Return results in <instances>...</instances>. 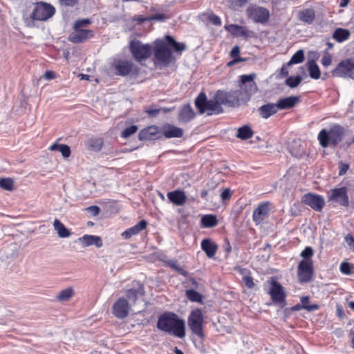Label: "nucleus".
Listing matches in <instances>:
<instances>
[{"label": "nucleus", "instance_id": "1", "mask_svg": "<svg viewBox=\"0 0 354 354\" xmlns=\"http://www.w3.org/2000/svg\"><path fill=\"white\" fill-rule=\"evenodd\" d=\"M249 90H217L214 95L208 99L205 92H201L194 100V105L200 115H217L224 113L223 105L239 106L249 100Z\"/></svg>", "mask_w": 354, "mask_h": 354}, {"label": "nucleus", "instance_id": "2", "mask_svg": "<svg viewBox=\"0 0 354 354\" xmlns=\"http://www.w3.org/2000/svg\"><path fill=\"white\" fill-rule=\"evenodd\" d=\"M156 328L180 339L186 335L185 321L172 311H165L158 317Z\"/></svg>", "mask_w": 354, "mask_h": 354}, {"label": "nucleus", "instance_id": "3", "mask_svg": "<svg viewBox=\"0 0 354 354\" xmlns=\"http://www.w3.org/2000/svg\"><path fill=\"white\" fill-rule=\"evenodd\" d=\"M345 129L339 124H333L329 129H322L318 133L317 140L323 148L335 147L342 141Z\"/></svg>", "mask_w": 354, "mask_h": 354}, {"label": "nucleus", "instance_id": "4", "mask_svg": "<svg viewBox=\"0 0 354 354\" xmlns=\"http://www.w3.org/2000/svg\"><path fill=\"white\" fill-rule=\"evenodd\" d=\"M172 52L165 39H158L154 41L153 62L156 66H165L171 62Z\"/></svg>", "mask_w": 354, "mask_h": 354}, {"label": "nucleus", "instance_id": "5", "mask_svg": "<svg viewBox=\"0 0 354 354\" xmlns=\"http://www.w3.org/2000/svg\"><path fill=\"white\" fill-rule=\"evenodd\" d=\"M266 283L269 285L268 294L272 299V302L268 303L267 305L270 306L274 304L281 308H283L287 304L285 288L274 277H271Z\"/></svg>", "mask_w": 354, "mask_h": 354}, {"label": "nucleus", "instance_id": "6", "mask_svg": "<svg viewBox=\"0 0 354 354\" xmlns=\"http://www.w3.org/2000/svg\"><path fill=\"white\" fill-rule=\"evenodd\" d=\"M204 317L201 309L196 308L188 316L187 324L192 333L201 339L205 338L203 332Z\"/></svg>", "mask_w": 354, "mask_h": 354}, {"label": "nucleus", "instance_id": "7", "mask_svg": "<svg viewBox=\"0 0 354 354\" xmlns=\"http://www.w3.org/2000/svg\"><path fill=\"white\" fill-rule=\"evenodd\" d=\"M130 51L133 58L138 62L150 57L152 54V46L149 44H144L138 39H133L130 43Z\"/></svg>", "mask_w": 354, "mask_h": 354}, {"label": "nucleus", "instance_id": "8", "mask_svg": "<svg viewBox=\"0 0 354 354\" xmlns=\"http://www.w3.org/2000/svg\"><path fill=\"white\" fill-rule=\"evenodd\" d=\"M55 12V8L46 2H37L35 5L31 13V18L34 20L45 21L51 17Z\"/></svg>", "mask_w": 354, "mask_h": 354}, {"label": "nucleus", "instance_id": "9", "mask_svg": "<svg viewBox=\"0 0 354 354\" xmlns=\"http://www.w3.org/2000/svg\"><path fill=\"white\" fill-rule=\"evenodd\" d=\"M249 19L255 23L266 24L270 17L269 10L257 5L250 6L246 10Z\"/></svg>", "mask_w": 354, "mask_h": 354}, {"label": "nucleus", "instance_id": "10", "mask_svg": "<svg viewBox=\"0 0 354 354\" xmlns=\"http://www.w3.org/2000/svg\"><path fill=\"white\" fill-rule=\"evenodd\" d=\"M134 64L127 60L115 59L109 67V72L112 75L126 76L134 71Z\"/></svg>", "mask_w": 354, "mask_h": 354}, {"label": "nucleus", "instance_id": "11", "mask_svg": "<svg viewBox=\"0 0 354 354\" xmlns=\"http://www.w3.org/2000/svg\"><path fill=\"white\" fill-rule=\"evenodd\" d=\"M334 77H349L354 80V62L351 59L341 61L332 71Z\"/></svg>", "mask_w": 354, "mask_h": 354}, {"label": "nucleus", "instance_id": "12", "mask_svg": "<svg viewBox=\"0 0 354 354\" xmlns=\"http://www.w3.org/2000/svg\"><path fill=\"white\" fill-rule=\"evenodd\" d=\"M314 275L313 262L300 261L297 267V277L301 283L310 282Z\"/></svg>", "mask_w": 354, "mask_h": 354}, {"label": "nucleus", "instance_id": "13", "mask_svg": "<svg viewBox=\"0 0 354 354\" xmlns=\"http://www.w3.org/2000/svg\"><path fill=\"white\" fill-rule=\"evenodd\" d=\"M330 195L328 196V201L339 204L343 207L349 205V198L347 194V188L342 187L334 188L330 190Z\"/></svg>", "mask_w": 354, "mask_h": 354}, {"label": "nucleus", "instance_id": "14", "mask_svg": "<svg viewBox=\"0 0 354 354\" xmlns=\"http://www.w3.org/2000/svg\"><path fill=\"white\" fill-rule=\"evenodd\" d=\"M301 202L317 212H321L325 205L322 196L311 193L305 194L302 196Z\"/></svg>", "mask_w": 354, "mask_h": 354}, {"label": "nucleus", "instance_id": "15", "mask_svg": "<svg viewBox=\"0 0 354 354\" xmlns=\"http://www.w3.org/2000/svg\"><path fill=\"white\" fill-rule=\"evenodd\" d=\"M140 140H156L161 139V127L151 125L141 129L138 133Z\"/></svg>", "mask_w": 354, "mask_h": 354}, {"label": "nucleus", "instance_id": "16", "mask_svg": "<svg viewBox=\"0 0 354 354\" xmlns=\"http://www.w3.org/2000/svg\"><path fill=\"white\" fill-rule=\"evenodd\" d=\"M129 308L127 299L120 297L113 306V313L118 319H124L129 315Z\"/></svg>", "mask_w": 354, "mask_h": 354}, {"label": "nucleus", "instance_id": "17", "mask_svg": "<svg viewBox=\"0 0 354 354\" xmlns=\"http://www.w3.org/2000/svg\"><path fill=\"white\" fill-rule=\"evenodd\" d=\"M196 113L189 104H185L179 107L177 120L180 124H187L192 121Z\"/></svg>", "mask_w": 354, "mask_h": 354}, {"label": "nucleus", "instance_id": "18", "mask_svg": "<svg viewBox=\"0 0 354 354\" xmlns=\"http://www.w3.org/2000/svg\"><path fill=\"white\" fill-rule=\"evenodd\" d=\"M269 214L270 203H261L253 211L252 220L257 225H260L268 216Z\"/></svg>", "mask_w": 354, "mask_h": 354}, {"label": "nucleus", "instance_id": "19", "mask_svg": "<svg viewBox=\"0 0 354 354\" xmlns=\"http://www.w3.org/2000/svg\"><path fill=\"white\" fill-rule=\"evenodd\" d=\"M94 32L91 30L88 29H74V32L69 35L68 40L75 44L84 42L85 41L92 38Z\"/></svg>", "mask_w": 354, "mask_h": 354}, {"label": "nucleus", "instance_id": "20", "mask_svg": "<svg viewBox=\"0 0 354 354\" xmlns=\"http://www.w3.org/2000/svg\"><path fill=\"white\" fill-rule=\"evenodd\" d=\"M183 136V129L169 123H165L161 127V138L167 139L180 138Z\"/></svg>", "mask_w": 354, "mask_h": 354}, {"label": "nucleus", "instance_id": "21", "mask_svg": "<svg viewBox=\"0 0 354 354\" xmlns=\"http://www.w3.org/2000/svg\"><path fill=\"white\" fill-rule=\"evenodd\" d=\"M224 28L230 32L234 37H242L245 39L250 38L254 36L252 30H248L245 27L237 25L230 24L224 26Z\"/></svg>", "mask_w": 354, "mask_h": 354}, {"label": "nucleus", "instance_id": "22", "mask_svg": "<svg viewBox=\"0 0 354 354\" xmlns=\"http://www.w3.org/2000/svg\"><path fill=\"white\" fill-rule=\"evenodd\" d=\"M133 287L126 292L127 298L133 304H135L139 297L145 293L143 285L139 281H133Z\"/></svg>", "mask_w": 354, "mask_h": 354}, {"label": "nucleus", "instance_id": "23", "mask_svg": "<svg viewBox=\"0 0 354 354\" xmlns=\"http://www.w3.org/2000/svg\"><path fill=\"white\" fill-rule=\"evenodd\" d=\"M300 102V97L290 95L286 97H280L277 101L279 110H288L295 107Z\"/></svg>", "mask_w": 354, "mask_h": 354}, {"label": "nucleus", "instance_id": "24", "mask_svg": "<svg viewBox=\"0 0 354 354\" xmlns=\"http://www.w3.org/2000/svg\"><path fill=\"white\" fill-rule=\"evenodd\" d=\"M277 104L276 103H266L261 106L257 111L261 118L263 119H268L270 116L277 113L279 110L277 107Z\"/></svg>", "mask_w": 354, "mask_h": 354}, {"label": "nucleus", "instance_id": "25", "mask_svg": "<svg viewBox=\"0 0 354 354\" xmlns=\"http://www.w3.org/2000/svg\"><path fill=\"white\" fill-rule=\"evenodd\" d=\"M167 198L171 203L178 206L183 205L187 198L185 192L180 189L169 192Z\"/></svg>", "mask_w": 354, "mask_h": 354}, {"label": "nucleus", "instance_id": "26", "mask_svg": "<svg viewBox=\"0 0 354 354\" xmlns=\"http://www.w3.org/2000/svg\"><path fill=\"white\" fill-rule=\"evenodd\" d=\"M147 226V221L145 219L140 221L136 225L131 227L122 233V236L124 239H129L133 235L139 234Z\"/></svg>", "mask_w": 354, "mask_h": 354}, {"label": "nucleus", "instance_id": "27", "mask_svg": "<svg viewBox=\"0 0 354 354\" xmlns=\"http://www.w3.org/2000/svg\"><path fill=\"white\" fill-rule=\"evenodd\" d=\"M78 240L84 248L90 245H95L96 248H100L103 245L102 239L100 236L95 235L85 234L83 236L79 238Z\"/></svg>", "mask_w": 354, "mask_h": 354}, {"label": "nucleus", "instance_id": "28", "mask_svg": "<svg viewBox=\"0 0 354 354\" xmlns=\"http://www.w3.org/2000/svg\"><path fill=\"white\" fill-rule=\"evenodd\" d=\"M201 246L208 258L214 257L218 249V245L210 239H204L201 241Z\"/></svg>", "mask_w": 354, "mask_h": 354}, {"label": "nucleus", "instance_id": "29", "mask_svg": "<svg viewBox=\"0 0 354 354\" xmlns=\"http://www.w3.org/2000/svg\"><path fill=\"white\" fill-rule=\"evenodd\" d=\"M164 39L169 48H172L178 55H181L183 51L187 49V45L185 43L177 42L173 37L169 35H166Z\"/></svg>", "mask_w": 354, "mask_h": 354}, {"label": "nucleus", "instance_id": "30", "mask_svg": "<svg viewBox=\"0 0 354 354\" xmlns=\"http://www.w3.org/2000/svg\"><path fill=\"white\" fill-rule=\"evenodd\" d=\"M257 75L255 73H250L248 75H242L239 77V86L241 88L245 86V88L249 87L252 88L254 87L257 88V85L254 82Z\"/></svg>", "mask_w": 354, "mask_h": 354}, {"label": "nucleus", "instance_id": "31", "mask_svg": "<svg viewBox=\"0 0 354 354\" xmlns=\"http://www.w3.org/2000/svg\"><path fill=\"white\" fill-rule=\"evenodd\" d=\"M315 18V11L311 8L303 10L299 12V19L307 24H311Z\"/></svg>", "mask_w": 354, "mask_h": 354}, {"label": "nucleus", "instance_id": "32", "mask_svg": "<svg viewBox=\"0 0 354 354\" xmlns=\"http://www.w3.org/2000/svg\"><path fill=\"white\" fill-rule=\"evenodd\" d=\"M218 224V220L216 215L205 214L201 217V225L202 227L211 228L214 227Z\"/></svg>", "mask_w": 354, "mask_h": 354}, {"label": "nucleus", "instance_id": "33", "mask_svg": "<svg viewBox=\"0 0 354 354\" xmlns=\"http://www.w3.org/2000/svg\"><path fill=\"white\" fill-rule=\"evenodd\" d=\"M104 144L102 138H91L87 140L86 145L88 149L93 151H100Z\"/></svg>", "mask_w": 354, "mask_h": 354}, {"label": "nucleus", "instance_id": "34", "mask_svg": "<svg viewBox=\"0 0 354 354\" xmlns=\"http://www.w3.org/2000/svg\"><path fill=\"white\" fill-rule=\"evenodd\" d=\"M53 226L55 230L57 231L58 236L61 238H66L71 235L69 230H68L65 225L58 219H55L53 222Z\"/></svg>", "mask_w": 354, "mask_h": 354}, {"label": "nucleus", "instance_id": "35", "mask_svg": "<svg viewBox=\"0 0 354 354\" xmlns=\"http://www.w3.org/2000/svg\"><path fill=\"white\" fill-rule=\"evenodd\" d=\"M49 149L51 151H59L65 158H68L71 153L70 147L66 144L54 143L50 147Z\"/></svg>", "mask_w": 354, "mask_h": 354}, {"label": "nucleus", "instance_id": "36", "mask_svg": "<svg viewBox=\"0 0 354 354\" xmlns=\"http://www.w3.org/2000/svg\"><path fill=\"white\" fill-rule=\"evenodd\" d=\"M253 131L248 125H244L238 129L236 137L241 140H245L252 138Z\"/></svg>", "mask_w": 354, "mask_h": 354}, {"label": "nucleus", "instance_id": "37", "mask_svg": "<svg viewBox=\"0 0 354 354\" xmlns=\"http://www.w3.org/2000/svg\"><path fill=\"white\" fill-rule=\"evenodd\" d=\"M350 32L346 29L338 28H337L333 35V37L338 42H342L348 39L350 37Z\"/></svg>", "mask_w": 354, "mask_h": 354}, {"label": "nucleus", "instance_id": "38", "mask_svg": "<svg viewBox=\"0 0 354 354\" xmlns=\"http://www.w3.org/2000/svg\"><path fill=\"white\" fill-rule=\"evenodd\" d=\"M187 298L192 302H203V295L194 289H188L185 291Z\"/></svg>", "mask_w": 354, "mask_h": 354}, {"label": "nucleus", "instance_id": "39", "mask_svg": "<svg viewBox=\"0 0 354 354\" xmlns=\"http://www.w3.org/2000/svg\"><path fill=\"white\" fill-rule=\"evenodd\" d=\"M308 68L311 78L317 80L320 77L319 66L314 60H310L308 62Z\"/></svg>", "mask_w": 354, "mask_h": 354}, {"label": "nucleus", "instance_id": "40", "mask_svg": "<svg viewBox=\"0 0 354 354\" xmlns=\"http://www.w3.org/2000/svg\"><path fill=\"white\" fill-rule=\"evenodd\" d=\"M304 60V51L302 49L297 50L286 64L289 66L293 64H300Z\"/></svg>", "mask_w": 354, "mask_h": 354}, {"label": "nucleus", "instance_id": "41", "mask_svg": "<svg viewBox=\"0 0 354 354\" xmlns=\"http://www.w3.org/2000/svg\"><path fill=\"white\" fill-rule=\"evenodd\" d=\"M0 187L6 191H12L14 188V181L10 178H1Z\"/></svg>", "mask_w": 354, "mask_h": 354}, {"label": "nucleus", "instance_id": "42", "mask_svg": "<svg viewBox=\"0 0 354 354\" xmlns=\"http://www.w3.org/2000/svg\"><path fill=\"white\" fill-rule=\"evenodd\" d=\"M167 266H169L172 269L175 270L178 274L183 275V276H187V272L183 269L177 260H169L167 262Z\"/></svg>", "mask_w": 354, "mask_h": 354}, {"label": "nucleus", "instance_id": "43", "mask_svg": "<svg viewBox=\"0 0 354 354\" xmlns=\"http://www.w3.org/2000/svg\"><path fill=\"white\" fill-rule=\"evenodd\" d=\"M319 308V306H306L304 305H300V304H297L290 308H287V310L292 311H298L301 309H304L308 312H313Z\"/></svg>", "mask_w": 354, "mask_h": 354}, {"label": "nucleus", "instance_id": "44", "mask_svg": "<svg viewBox=\"0 0 354 354\" xmlns=\"http://www.w3.org/2000/svg\"><path fill=\"white\" fill-rule=\"evenodd\" d=\"M73 290L71 288L62 290L57 296L59 301H64L68 300L73 295Z\"/></svg>", "mask_w": 354, "mask_h": 354}, {"label": "nucleus", "instance_id": "45", "mask_svg": "<svg viewBox=\"0 0 354 354\" xmlns=\"http://www.w3.org/2000/svg\"><path fill=\"white\" fill-rule=\"evenodd\" d=\"M313 254L314 251L312 247H306L300 254V256L303 258L301 261H308L309 262H313L311 258L313 256Z\"/></svg>", "mask_w": 354, "mask_h": 354}, {"label": "nucleus", "instance_id": "46", "mask_svg": "<svg viewBox=\"0 0 354 354\" xmlns=\"http://www.w3.org/2000/svg\"><path fill=\"white\" fill-rule=\"evenodd\" d=\"M301 81V77L299 75L290 76L286 80V84L290 88H295L299 85Z\"/></svg>", "mask_w": 354, "mask_h": 354}, {"label": "nucleus", "instance_id": "47", "mask_svg": "<svg viewBox=\"0 0 354 354\" xmlns=\"http://www.w3.org/2000/svg\"><path fill=\"white\" fill-rule=\"evenodd\" d=\"M203 16L205 17L206 19L214 26H221L222 24L221 18L213 12L203 14Z\"/></svg>", "mask_w": 354, "mask_h": 354}, {"label": "nucleus", "instance_id": "48", "mask_svg": "<svg viewBox=\"0 0 354 354\" xmlns=\"http://www.w3.org/2000/svg\"><path fill=\"white\" fill-rule=\"evenodd\" d=\"M240 53V48L238 46H235L233 47L232 50L230 51V56L234 58L232 61L228 63V65H232L234 63H238L241 62L242 59L239 57V55Z\"/></svg>", "mask_w": 354, "mask_h": 354}, {"label": "nucleus", "instance_id": "49", "mask_svg": "<svg viewBox=\"0 0 354 354\" xmlns=\"http://www.w3.org/2000/svg\"><path fill=\"white\" fill-rule=\"evenodd\" d=\"M138 131V127L136 125H131L125 128L121 133V136L124 138H127L134 134Z\"/></svg>", "mask_w": 354, "mask_h": 354}, {"label": "nucleus", "instance_id": "50", "mask_svg": "<svg viewBox=\"0 0 354 354\" xmlns=\"http://www.w3.org/2000/svg\"><path fill=\"white\" fill-rule=\"evenodd\" d=\"M91 23V21L89 19H77L74 23L73 28L83 29V27L88 26Z\"/></svg>", "mask_w": 354, "mask_h": 354}, {"label": "nucleus", "instance_id": "51", "mask_svg": "<svg viewBox=\"0 0 354 354\" xmlns=\"http://www.w3.org/2000/svg\"><path fill=\"white\" fill-rule=\"evenodd\" d=\"M352 265L348 262H342L340 264L339 270L344 274H351L352 272Z\"/></svg>", "mask_w": 354, "mask_h": 354}, {"label": "nucleus", "instance_id": "52", "mask_svg": "<svg viewBox=\"0 0 354 354\" xmlns=\"http://www.w3.org/2000/svg\"><path fill=\"white\" fill-rule=\"evenodd\" d=\"M248 0H229V3L230 6L233 9H237L239 8L243 7L248 3Z\"/></svg>", "mask_w": 354, "mask_h": 354}, {"label": "nucleus", "instance_id": "53", "mask_svg": "<svg viewBox=\"0 0 354 354\" xmlns=\"http://www.w3.org/2000/svg\"><path fill=\"white\" fill-rule=\"evenodd\" d=\"M344 241L346 243L349 249L354 252V238L351 234H347L344 237Z\"/></svg>", "mask_w": 354, "mask_h": 354}, {"label": "nucleus", "instance_id": "54", "mask_svg": "<svg viewBox=\"0 0 354 354\" xmlns=\"http://www.w3.org/2000/svg\"><path fill=\"white\" fill-rule=\"evenodd\" d=\"M168 19V17L164 13H157L149 17V20H155L159 21H164Z\"/></svg>", "mask_w": 354, "mask_h": 354}, {"label": "nucleus", "instance_id": "55", "mask_svg": "<svg viewBox=\"0 0 354 354\" xmlns=\"http://www.w3.org/2000/svg\"><path fill=\"white\" fill-rule=\"evenodd\" d=\"M243 281L245 286L248 288H252L254 286L253 278L251 276H243Z\"/></svg>", "mask_w": 354, "mask_h": 354}, {"label": "nucleus", "instance_id": "56", "mask_svg": "<svg viewBox=\"0 0 354 354\" xmlns=\"http://www.w3.org/2000/svg\"><path fill=\"white\" fill-rule=\"evenodd\" d=\"M339 175L342 176V175H344L347 172V171L349 169V165L348 164L344 163L341 161L339 162Z\"/></svg>", "mask_w": 354, "mask_h": 354}, {"label": "nucleus", "instance_id": "57", "mask_svg": "<svg viewBox=\"0 0 354 354\" xmlns=\"http://www.w3.org/2000/svg\"><path fill=\"white\" fill-rule=\"evenodd\" d=\"M86 210L89 214H91L93 216L98 215L100 212V208L96 205L89 206L88 207L86 208Z\"/></svg>", "mask_w": 354, "mask_h": 354}, {"label": "nucleus", "instance_id": "58", "mask_svg": "<svg viewBox=\"0 0 354 354\" xmlns=\"http://www.w3.org/2000/svg\"><path fill=\"white\" fill-rule=\"evenodd\" d=\"M188 283H190L192 288L194 290H201L202 288V285H201L196 280L192 277L188 279Z\"/></svg>", "mask_w": 354, "mask_h": 354}, {"label": "nucleus", "instance_id": "59", "mask_svg": "<svg viewBox=\"0 0 354 354\" xmlns=\"http://www.w3.org/2000/svg\"><path fill=\"white\" fill-rule=\"evenodd\" d=\"M161 111V109H157L155 107H151L146 111V113L150 117H156Z\"/></svg>", "mask_w": 354, "mask_h": 354}, {"label": "nucleus", "instance_id": "60", "mask_svg": "<svg viewBox=\"0 0 354 354\" xmlns=\"http://www.w3.org/2000/svg\"><path fill=\"white\" fill-rule=\"evenodd\" d=\"M62 5L73 7L77 3L78 0H59Z\"/></svg>", "mask_w": 354, "mask_h": 354}, {"label": "nucleus", "instance_id": "61", "mask_svg": "<svg viewBox=\"0 0 354 354\" xmlns=\"http://www.w3.org/2000/svg\"><path fill=\"white\" fill-rule=\"evenodd\" d=\"M309 300H310L309 296L301 297L300 299L301 304H300V305H304L306 306H319L317 304H308Z\"/></svg>", "mask_w": 354, "mask_h": 354}, {"label": "nucleus", "instance_id": "62", "mask_svg": "<svg viewBox=\"0 0 354 354\" xmlns=\"http://www.w3.org/2000/svg\"><path fill=\"white\" fill-rule=\"evenodd\" d=\"M221 197L223 201H226L230 198L231 197V191L229 189H224L221 194Z\"/></svg>", "mask_w": 354, "mask_h": 354}, {"label": "nucleus", "instance_id": "63", "mask_svg": "<svg viewBox=\"0 0 354 354\" xmlns=\"http://www.w3.org/2000/svg\"><path fill=\"white\" fill-rule=\"evenodd\" d=\"M332 59L330 55H324L321 59L322 64L325 66H328L331 64Z\"/></svg>", "mask_w": 354, "mask_h": 354}, {"label": "nucleus", "instance_id": "64", "mask_svg": "<svg viewBox=\"0 0 354 354\" xmlns=\"http://www.w3.org/2000/svg\"><path fill=\"white\" fill-rule=\"evenodd\" d=\"M336 307V315L340 319H342L345 316L344 311L340 305L337 304Z\"/></svg>", "mask_w": 354, "mask_h": 354}]
</instances>
